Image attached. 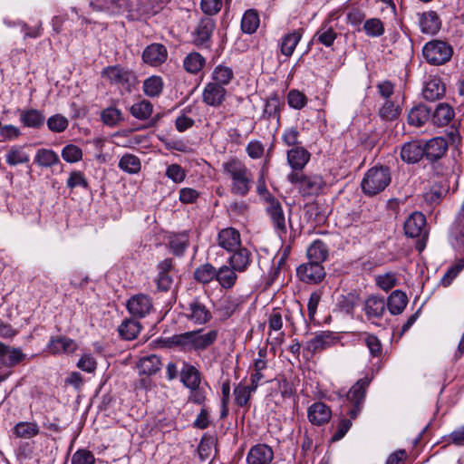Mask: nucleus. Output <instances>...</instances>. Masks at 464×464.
<instances>
[{
    "mask_svg": "<svg viewBox=\"0 0 464 464\" xmlns=\"http://www.w3.org/2000/svg\"><path fill=\"white\" fill-rule=\"evenodd\" d=\"M391 181L392 174L389 167L374 166L365 172L361 187L366 196L373 197L382 192Z\"/></svg>",
    "mask_w": 464,
    "mask_h": 464,
    "instance_id": "f257e3e1",
    "label": "nucleus"
},
{
    "mask_svg": "<svg viewBox=\"0 0 464 464\" xmlns=\"http://www.w3.org/2000/svg\"><path fill=\"white\" fill-rule=\"evenodd\" d=\"M372 376L366 374L364 377L359 379L347 392L346 401L347 407L346 415L351 419H356L362 410L367 389L372 382Z\"/></svg>",
    "mask_w": 464,
    "mask_h": 464,
    "instance_id": "f03ea898",
    "label": "nucleus"
},
{
    "mask_svg": "<svg viewBox=\"0 0 464 464\" xmlns=\"http://www.w3.org/2000/svg\"><path fill=\"white\" fill-rule=\"evenodd\" d=\"M224 171L232 179L234 193L244 196L251 187V174L246 166L238 160H230L223 164Z\"/></svg>",
    "mask_w": 464,
    "mask_h": 464,
    "instance_id": "7ed1b4c3",
    "label": "nucleus"
},
{
    "mask_svg": "<svg viewBox=\"0 0 464 464\" xmlns=\"http://www.w3.org/2000/svg\"><path fill=\"white\" fill-rule=\"evenodd\" d=\"M287 180L297 186L303 196L318 195L325 187V182L320 175H304L303 172L291 171Z\"/></svg>",
    "mask_w": 464,
    "mask_h": 464,
    "instance_id": "20e7f679",
    "label": "nucleus"
},
{
    "mask_svg": "<svg viewBox=\"0 0 464 464\" xmlns=\"http://www.w3.org/2000/svg\"><path fill=\"white\" fill-rule=\"evenodd\" d=\"M102 76L112 85H117L127 92H130L137 83L135 73L121 65L108 66L102 72Z\"/></svg>",
    "mask_w": 464,
    "mask_h": 464,
    "instance_id": "39448f33",
    "label": "nucleus"
},
{
    "mask_svg": "<svg viewBox=\"0 0 464 464\" xmlns=\"http://www.w3.org/2000/svg\"><path fill=\"white\" fill-rule=\"evenodd\" d=\"M89 6L94 12L118 15L124 12H138V0H89Z\"/></svg>",
    "mask_w": 464,
    "mask_h": 464,
    "instance_id": "423d86ee",
    "label": "nucleus"
},
{
    "mask_svg": "<svg viewBox=\"0 0 464 464\" xmlns=\"http://www.w3.org/2000/svg\"><path fill=\"white\" fill-rule=\"evenodd\" d=\"M404 232L409 237H420L416 249L421 252L426 246L428 231L426 229V218L419 211L411 213L404 222Z\"/></svg>",
    "mask_w": 464,
    "mask_h": 464,
    "instance_id": "0eeeda50",
    "label": "nucleus"
},
{
    "mask_svg": "<svg viewBox=\"0 0 464 464\" xmlns=\"http://www.w3.org/2000/svg\"><path fill=\"white\" fill-rule=\"evenodd\" d=\"M422 53L429 63L440 65L450 60L453 49L450 44L444 41L432 40L424 45Z\"/></svg>",
    "mask_w": 464,
    "mask_h": 464,
    "instance_id": "6e6552de",
    "label": "nucleus"
},
{
    "mask_svg": "<svg viewBox=\"0 0 464 464\" xmlns=\"http://www.w3.org/2000/svg\"><path fill=\"white\" fill-rule=\"evenodd\" d=\"M263 207L275 229L280 233H285V218L282 204L279 199L272 197L270 193L264 188Z\"/></svg>",
    "mask_w": 464,
    "mask_h": 464,
    "instance_id": "1a4fd4ad",
    "label": "nucleus"
},
{
    "mask_svg": "<svg viewBox=\"0 0 464 464\" xmlns=\"http://www.w3.org/2000/svg\"><path fill=\"white\" fill-rule=\"evenodd\" d=\"M216 28L215 20L209 16L200 19L193 33V44L201 49H209L211 37Z\"/></svg>",
    "mask_w": 464,
    "mask_h": 464,
    "instance_id": "9d476101",
    "label": "nucleus"
},
{
    "mask_svg": "<svg viewBox=\"0 0 464 464\" xmlns=\"http://www.w3.org/2000/svg\"><path fill=\"white\" fill-rule=\"evenodd\" d=\"M325 275L324 266L316 262L308 261L296 268V276L299 280L309 285H315L322 282Z\"/></svg>",
    "mask_w": 464,
    "mask_h": 464,
    "instance_id": "9b49d317",
    "label": "nucleus"
},
{
    "mask_svg": "<svg viewBox=\"0 0 464 464\" xmlns=\"http://www.w3.org/2000/svg\"><path fill=\"white\" fill-rule=\"evenodd\" d=\"M362 310L368 321L376 324L386 313V300L378 295H369L363 302Z\"/></svg>",
    "mask_w": 464,
    "mask_h": 464,
    "instance_id": "f8f14e48",
    "label": "nucleus"
},
{
    "mask_svg": "<svg viewBox=\"0 0 464 464\" xmlns=\"http://www.w3.org/2000/svg\"><path fill=\"white\" fill-rule=\"evenodd\" d=\"M127 309L134 318H144L153 311L152 299L144 294L135 295L128 300Z\"/></svg>",
    "mask_w": 464,
    "mask_h": 464,
    "instance_id": "ddd939ff",
    "label": "nucleus"
},
{
    "mask_svg": "<svg viewBox=\"0 0 464 464\" xmlns=\"http://www.w3.org/2000/svg\"><path fill=\"white\" fill-rule=\"evenodd\" d=\"M183 309L185 316L197 324H204L211 318L210 312L198 298H193Z\"/></svg>",
    "mask_w": 464,
    "mask_h": 464,
    "instance_id": "4468645a",
    "label": "nucleus"
},
{
    "mask_svg": "<svg viewBox=\"0 0 464 464\" xmlns=\"http://www.w3.org/2000/svg\"><path fill=\"white\" fill-rule=\"evenodd\" d=\"M260 359H256L255 362L256 366V372L252 374L251 376V385H242L239 384L237 387L235 388L234 394H235V401L238 406H246L248 402V400L250 398V394L253 392H256L257 386H258V381L261 378L259 364Z\"/></svg>",
    "mask_w": 464,
    "mask_h": 464,
    "instance_id": "2eb2a0df",
    "label": "nucleus"
},
{
    "mask_svg": "<svg viewBox=\"0 0 464 464\" xmlns=\"http://www.w3.org/2000/svg\"><path fill=\"white\" fill-rule=\"evenodd\" d=\"M265 392L266 397L275 399V402L278 403L280 399L289 397L292 394V387L283 377H277L265 383Z\"/></svg>",
    "mask_w": 464,
    "mask_h": 464,
    "instance_id": "dca6fc26",
    "label": "nucleus"
},
{
    "mask_svg": "<svg viewBox=\"0 0 464 464\" xmlns=\"http://www.w3.org/2000/svg\"><path fill=\"white\" fill-rule=\"evenodd\" d=\"M179 364L180 382L188 390H195V388L199 387L202 378L199 370L187 361H180Z\"/></svg>",
    "mask_w": 464,
    "mask_h": 464,
    "instance_id": "f3484780",
    "label": "nucleus"
},
{
    "mask_svg": "<svg viewBox=\"0 0 464 464\" xmlns=\"http://www.w3.org/2000/svg\"><path fill=\"white\" fill-rule=\"evenodd\" d=\"M269 333L267 343L274 346L281 342L283 332L281 331L283 325L282 311L279 308L272 309L268 314Z\"/></svg>",
    "mask_w": 464,
    "mask_h": 464,
    "instance_id": "a211bd4d",
    "label": "nucleus"
},
{
    "mask_svg": "<svg viewBox=\"0 0 464 464\" xmlns=\"http://www.w3.org/2000/svg\"><path fill=\"white\" fill-rule=\"evenodd\" d=\"M448 142L443 137H435L423 145L424 157L430 162H437L448 150Z\"/></svg>",
    "mask_w": 464,
    "mask_h": 464,
    "instance_id": "6ab92c4d",
    "label": "nucleus"
},
{
    "mask_svg": "<svg viewBox=\"0 0 464 464\" xmlns=\"http://www.w3.org/2000/svg\"><path fill=\"white\" fill-rule=\"evenodd\" d=\"M157 269V288L160 291L167 292L170 289L173 283V277L171 275V272L173 271V260L171 258L164 259L158 264Z\"/></svg>",
    "mask_w": 464,
    "mask_h": 464,
    "instance_id": "aec40b11",
    "label": "nucleus"
},
{
    "mask_svg": "<svg viewBox=\"0 0 464 464\" xmlns=\"http://www.w3.org/2000/svg\"><path fill=\"white\" fill-rule=\"evenodd\" d=\"M47 350L52 354H69L77 350V343L64 335L52 336L47 344Z\"/></svg>",
    "mask_w": 464,
    "mask_h": 464,
    "instance_id": "412c9836",
    "label": "nucleus"
},
{
    "mask_svg": "<svg viewBox=\"0 0 464 464\" xmlns=\"http://www.w3.org/2000/svg\"><path fill=\"white\" fill-rule=\"evenodd\" d=\"M310 158V152L303 146L293 147L287 151V162L292 171L302 172Z\"/></svg>",
    "mask_w": 464,
    "mask_h": 464,
    "instance_id": "4be33fe9",
    "label": "nucleus"
},
{
    "mask_svg": "<svg viewBox=\"0 0 464 464\" xmlns=\"http://www.w3.org/2000/svg\"><path fill=\"white\" fill-rule=\"evenodd\" d=\"M26 358L20 348H11L0 342V366L11 368Z\"/></svg>",
    "mask_w": 464,
    "mask_h": 464,
    "instance_id": "5701e85b",
    "label": "nucleus"
},
{
    "mask_svg": "<svg viewBox=\"0 0 464 464\" xmlns=\"http://www.w3.org/2000/svg\"><path fill=\"white\" fill-rule=\"evenodd\" d=\"M402 110V100L398 98H392V100L383 101L381 104L378 115L385 121H396Z\"/></svg>",
    "mask_w": 464,
    "mask_h": 464,
    "instance_id": "b1692460",
    "label": "nucleus"
},
{
    "mask_svg": "<svg viewBox=\"0 0 464 464\" xmlns=\"http://www.w3.org/2000/svg\"><path fill=\"white\" fill-rule=\"evenodd\" d=\"M227 91L225 87L216 82H208L203 91L202 99L205 103L213 107H218L225 100Z\"/></svg>",
    "mask_w": 464,
    "mask_h": 464,
    "instance_id": "393cba45",
    "label": "nucleus"
},
{
    "mask_svg": "<svg viewBox=\"0 0 464 464\" xmlns=\"http://www.w3.org/2000/svg\"><path fill=\"white\" fill-rule=\"evenodd\" d=\"M218 245L228 252H232L241 246L240 234L233 227L222 229L218 236Z\"/></svg>",
    "mask_w": 464,
    "mask_h": 464,
    "instance_id": "a878e982",
    "label": "nucleus"
},
{
    "mask_svg": "<svg viewBox=\"0 0 464 464\" xmlns=\"http://www.w3.org/2000/svg\"><path fill=\"white\" fill-rule=\"evenodd\" d=\"M168 52L161 44H152L147 46L142 53V59L146 63L157 66L167 59Z\"/></svg>",
    "mask_w": 464,
    "mask_h": 464,
    "instance_id": "bb28decb",
    "label": "nucleus"
},
{
    "mask_svg": "<svg viewBox=\"0 0 464 464\" xmlns=\"http://www.w3.org/2000/svg\"><path fill=\"white\" fill-rule=\"evenodd\" d=\"M424 154L423 145L418 140L405 143L401 150V158L408 164L419 162Z\"/></svg>",
    "mask_w": 464,
    "mask_h": 464,
    "instance_id": "cd10ccee",
    "label": "nucleus"
},
{
    "mask_svg": "<svg viewBox=\"0 0 464 464\" xmlns=\"http://www.w3.org/2000/svg\"><path fill=\"white\" fill-rule=\"evenodd\" d=\"M307 415L311 423L320 426L330 420L332 411L326 404L314 402L308 408Z\"/></svg>",
    "mask_w": 464,
    "mask_h": 464,
    "instance_id": "c85d7f7f",
    "label": "nucleus"
},
{
    "mask_svg": "<svg viewBox=\"0 0 464 464\" xmlns=\"http://www.w3.org/2000/svg\"><path fill=\"white\" fill-rule=\"evenodd\" d=\"M445 90V85L441 79L433 77L425 82L422 89V96L426 101L434 102L444 96Z\"/></svg>",
    "mask_w": 464,
    "mask_h": 464,
    "instance_id": "c756f323",
    "label": "nucleus"
},
{
    "mask_svg": "<svg viewBox=\"0 0 464 464\" xmlns=\"http://www.w3.org/2000/svg\"><path fill=\"white\" fill-rule=\"evenodd\" d=\"M280 106V97L277 94H273L267 98L265 109L263 110V118L267 117V119L270 121V124L275 129H277L279 126Z\"/></svg>",
    "mask_w": 464,
    "mask_h": 464,
    "instance_id": "7c9ffc66",
    "label": "nucleus"
},
{
    "mask_svg": "<svg viewBox=\"0 0 464 464\" xmlns=\"http://www.w3.org/2000/svg\"><path fill=\"white\" fill-rule=\"evenodd\" d=\"M386 300V310L392 315L401 314L408 304V297L401 290H394Z\"/></svg>",
    "mask_w": 464,
    "mask_h": 464,
    "instance_id": "2f4dec72",
    "label": "nucleus"
},
{
    "mask_svg": "<svg viewBox=\"0 0 464 464\" xmlns=\"http://www.w3.org/2000/svg\"><path fill=\"white\" fill-rule=\"evenodd\" d=\"M420 27L422 33L435 34L441 26L440 19L435 11H429L420 15Z\"/></svg>",
    "mask_w": 464,
    "mask_h": 464,
    "instance_id": "473e14b6",
    "label": "nucleus"
},
{
    "mask_svg": "<svg viewBox=\"0 0 464 464\" xmlns=\"http://www.w3.org/2000/svg\"><path fill=\"white\" fill-rule=\"evenodd\" d=\"M19 120L24 127L40 129L44 124L45 117L41 111L28 109L20 112Z\"/></svg>",
    "mask_w": 464,
    "mask_h": 464,
    "instance_id": "72a5a7b5",
    "label": "nucleus"
},
{
    "mask_svg": "<svg viewBox=\"0 0 464 464\" xmlns=\"http://www.w3.org/2000/svg\"><path fill=\"white\" fill-rule=\"evenodd\" d=\"M306 256L308 261L316 262L323 265L329 256V248L322 240H314L307 248Z\"/></svg>",
    "mask_w": 464,
    "mask_h": 464,
    "instance_id": "f704fd0d",
    "label": "nucleus"
},
{
    "mask_svg": "<svg viewBox=\"0 0 464 464\" xmlns=\"http://www.w3.org/2000/svg\"><path fill=\"white\" fill-rule=\"evenodd\" d=\"M218 338V331L211 330L206 334L202 331H192L193 351H204L212 345Z\"/></svg>",
    "mask_w": 464,
    "mask_h": 464,
    "instance_id": "c9c22d12",
    "label": "nucleus"
},
{
    "mask_svg": "<svg viewBox=\"0 0 464 464\" xmlns=\"http://www.w3.org/2000/svg\"><path fill=\"white\" fill-rule=\"evenodd\" d=\"M430 113L431 111L425 105L414 106L408 113V123L414 127H421L430 119Z\"/></svg>",
    "mask_w": 464,
    "mask_h": 464,
    "instance_id": "e433bc0d",
    "label": "nucleus"
},
{
    "mask_svg": "<svg viewBox=\"0 0 464 464\" xmlns=\"http://www.w3.org/2000/svg\"><path fill=\"white\" fill-rule=\"evenodd\" d=\"M232 256L228 258L230 266L237 272H242L246 269L250 264L251 253L248 249L239 246L237 249L232 251Z\"/></svg>",
    "mask_w": 464,
    "mask_h": 464,
    "instance_id": "4c0bfd02",
    "label": "nucleus"
},
{
    "mask_svg": "<svg viewBox=\"0 0 464 464\" xmlns=\"http://www.w3.org/2000/svg\"><path fill=\"white\" fill-rule=\"evenodd\" d=\"M259 24L258 11L256 9H247L241 19V31L244 34H252L257 30Z\"/></svg>",
    "mask_w": 464,
    "mask_h": 464,
    "instance_id": "58836bf2",
    "label": "nucleus"
},
{
    "mask_svg": "<svg viewBox=\"0 0 464 464\" xmlns=\"http://www.w3.org/2000/svg\"><path fill=\"white\" fill-rule=\"evenodd\" d=\"M161 360L156 354L142 357L138 364L140 374L153 375L158 372L161 368Z\"/></svg>",
    "mask_w": 464,
    "mask_h": 464,
    "instance_id": "ea45409f",
    "label": "nucleus"
},
{
    "mask_svg": "<svg viewBox=\"0 0 464 464\" xmlns=\"http://www.w3.org/2000/svg\"><path fill=\"white\" fill-rule=\"evenodd\" d=\"M141 330V325L136 318L125 319L118 328L119 334L125 340L135 339Z\"/></svg>",
    "mask_w": 464,
    "mask_h": 464,
    "instance_id": "a19ab883",
    "label": "nucleus"
},
{
    "mask_svg": "<svg viewBox=\"0 0 464 464\" xmlns=\"http://www.w3.org/2000/svg\"><path fill=\"white\" fill-rule=\"evenodd\" d=\"M453 117V109L449 104L440 103L432 114L431 121L434 125L445 126L450 123Z\"/></svg>",
    "mask_w": 464,
    "mask_h": 464,
    "instance_id": "79ce46f5",
    "label": "nucleus"
},
{
    "mask_svg": "<svg viewBox=\"0 0 464 464\" xmlns=\"http://www.w3.org/2000/svg\"><path fill=\"white\" fill-rule=\"evenodd\" d=\"M450 241L457 250H460L464 247V219H455L450 227Z\"/></svg>",
    "mask_w": 464,
    "mask_h": 464,
    "instance_id": "37998d69",
    "label": "nucleus"
},
{
    "mask_svg": "<svg viewBox=\"0 0 464 464\" xmlns=\"http://www.w3.org/2000/svg\"><path fill=\"white\" fill-rule=\"evenodd\" d=\"M332 343V335L329 333H322L307 343L306 351L310 354H314L329 347Z\"/></svg>",
    "mask_w": 464,
    "mask_h": 464,
    "instance_id": "c03bdc74",
    "label": "nucleus"
},
{
    "mask_svg": "<svg viewBox=\"0 0 464 464\" xmlns=\"http://www.w3.org/2000/svg\"><path fill=\"white\" fill-rule=\"evenodd\" d=\"M58 154L53 150L40 149L36 151L34 162L42 168H50L59 163Z\"/></svg>",
    "mask_w": 464,
    "mask_h": 464,
    "instance_id": "a18cd8bd",
    "label": "nucleus"
},
{
    "mask_svg": "<svg viewBox=\"0 0 464 464\" xmlns=\"http://www.w3.org/2000/svg\"><path fill=\"white\" fill-rule=\"evenodd\" d=\"M14 434L20 439H31L39 434V427L35 422L20 421L13 429Z\"/></svg>",
    "mask_w": 464,
    "mask_h": 464,
    "instance_id": "49530a36",
    "label": "nucleus"
},
{
    "mask_svg": "<svg viewBox=\"0 0 464 464\" xmlns=\"http://www.w3.org/2000/svg\"><path fill=\"white\" fill-rule=\"evenodd\" d=\"M169 248L175 256H182L189 246L188 232L172 236L169 241Z\"/></svg>",
    "mask_w": 464,
    "mask_h": 464,
    "instance_id": "de8ad7c7",
    "label": "nucleus"
},
{
    "mask_svg": "<svg viewBox=\"0 0 464 464\" xmlns=\"http://www.w3.org/2000/svg\"><path fill=\"white\" fill-rule=\"evenodd\" d=\"M236 270L232 266H223L217 270L216 280L224 288H231L237 280Z\"/></svg>",
    "mask_w": 464,
    "mask_h": 464,
    "instance_id": "09e8293b",
    "label": "nucleus"
},
{
    "mask_svg": "<svg viewBox=\"0 0 464 464\" xmlns=\"http://www.w3.org/2000/svg\"><path fill=\"white\" fill-rule=\"evenodd\" d=\"M364 344L369 349L370 354L373 358H381L382 355V344L381 340L370 333H362L361 335Z\"/></svg>",
    "mask_w": 464,
    "mask_h": 464,
    "instance_id": "8fccbe9b",
    "label": "nucleus"
},
{
    "mask_svg": "<svg viewBox=\"0 0 464 464\" xmlns=\"http://www.w3.org/2000/svg\"><path fill=\"white\" fill-rule=\"evenodd\" d=\"M118 166L121 170L129 174H137L141 169L140 159L133 154H124L121 158Z\"/></svg>",
    "mask_w": 464,
    "mask_h": 464,
    "instance_id": "3c124183",
    "label": "nucleus"
},
{
    "mask_svg": "<svg viewBox=\"0 0 464 464\" xmlns=\"http://www.w3.org/2000/svg\"><path fill=\"white\" fill-rule=\"evenodd\" d=\"M30 160L29 154L22 146H13L6 153V162L10 166L27 163Z\"/></svg>",
    "mask_w": 464,
    "mask_h": 464,
    "instance_id": "603ef678",
    "label": "nucleus"
},
{
    "mask_svg": "<svg viewBox=\"0 0 464 464\" xmlns=\"http://www.w3.org/2000/svg\"><path fill=\"white\" fill-rule=\"evenodd\" d=\"M217 269L210 264L207 263L198 266L194 271V278L197 282L201 284H208L213 279H216Z\"/></svg>",
    "mask_w": 464,
    "mask_h": 464,
    "instance_id": "864d4df0",
    "label": "nucleus"
},
{
    "mask_svg": "<svg viewBox=\"0 0 464 464\" xmlns=\"http://www.w3.org/2000/svg\"><path fill=\"white\" fill-rule=\"evenodd\" d=\"M234 77L233 70L230 67L218 65L214 69L212 74V81L219 86L227 85Z\"/></svg>",
    "mask_w": 464,
    "mask_h": 464,
    "instance_id": "5fc2aeb1",
    "label": "nucleus"
},
{
    "mask_svg": "<svg viewBox=\"0 0 464 464\" xmlns=\"http://www.w3.org/2000/svg\"><path fill=\"white\" fill-rule=\"evenodd\" d=\"M163 90V81L160 76H150L143 82V92L149 97L159 96Z\"/></svg>",
    "mask_w": 464,
    "mask_h": 464,
    "instance_id": "6e6d98bb",
    "label": "nucleus"
},
{
    "mask_svg": "<svg viewBox=\"0 0 464 464\" xmlns=\"http://www.w3.org/2000/svg\"><path fill=\"white\" fill-rule=\"evenodd\" d=\"M204 64L205 58L198 53H190L183 61L184 69L190 73L198 72Z\"/></svg>",
    "mask_w": 464,
    "mask_h": 464,
    "instance_id": "4d7b16f0",
    "label": "nucleus"
},
{
    "mask_svg": "<svg viewBox=\"0 0 464 464\" xmlns=\"http://www.w3.org/2000/svg\"><path fill=\"white\" fill-rule=\"evenodd\" d=\"M302 38V34L299 31H294L286 34L281 43V52L285 56H291Z\"/></svg>",
    "mask_w": 464,
    "mask_h": 464,
    "instance_id": "13d9d810",
    "label": "nucleus"
},
{
    "mask_svg": "<svg viewBox=\"0 0 464 464\" xmlns=\"http://www.w3.org/2000/svg\"><path fill=\"white\" fill-rule=\"evenodd\" d=\"M101 120L106 126L115 127L123 121V116L121 110L115 107H108L102 111Z\"/></svg>",
    "mask_w": 464,
    "mask_h": 464,
    "instance_id": "bf43d9fd",
    "label": "nucleus"
},
{
    "mask_svg": "<svg viewBox=\"0 0 464 464\" xmlns=\"http://www.w3.org/2000/svg\"><path fill=\"white\" fill-rule=\"evenodd\" d=\"M153 106L150 102L143 100L140 102L134 103L130 109V112L133 117L138 120H147L150 117L152 113Z\"/></svg>",
    "mask_w": 464,
    "mask_h": 464,
    "instance_id": "052dcab7",
    "label": "nucleus"
},
{
    "mask_svg": "<svg viewBox=\"0 0 464 464\" xmlns=\"http://www.w3.org/2000/svg\"><path fill=\"white\" fill-rule=\"evenodd\" d=\"M317 41L326 47L331 46L337 37L336 33L328 24H323L315 34Z\"/></svg>",
    "mask_w": 464,
    "mask_h": 464,
    "instance_id": "680f3d73",
    "label": "nucleus"
},
{
    "mask_svg": "<svg viewBox=\"0 0 464 464\" xmlns=\"http://www.w3.org/2000/svg\"><path fill=\"white\" fill-rule=\"evenodd\" d=\"M365 34L371 37H379L384 34L383 23L378 18H371L363 24Z\"/></svg>",
    "mask_w": 464,
    "mask_h": 464,
    "instance_id": "e2e57ef3",
    "label": "nucleus"
},
{
    "mask_svg": "<svg viewBox=\"0 0 464 464\" xmlns=\"http://www.w3.org/2000/svg\"><path fill=\"white\" fill-rule=\"evenodd\" d=\"M375 283L382 290L388 292L398 284V279L395 273L388 272L383 275H378L375 277Z\"/></svg>",
    "mask_w": 464,
    "mask_h": 464,
    "instance_id": "0e129e2a",
    "label": "nucleus"
},
{
    "mask_svg": "<svg viewBox=\"0 0 464 464\" xmlns=\"http://www.w3.org/2000/svg\"><path fill=\"white\" fill-rule=\"evenodd\" d=\"M66 186L70 189H73L77 187L88 189L89 183L84 174L80 170H73L70 173L69 178L66 181Z\"/></svg>",
    "mask_w": 464,
    "mask_h": 464,
    "instance_id": "69168bd1",
    "label": "nucleus"
},
{
    "mask_svg": "<svg viewBox=\"0 0 464 464\" xmlns=\"http://www.w3.org/2000/svg\"><path fill=\"white\" fill-rule=\"evenodd\" d=\"M62 158L69 162H78L82 159V150L74 144H69L62 150Z\"/></svg>",
    "mask_w": 464,
    "mask_h": 464,
    "instance_id": "338daca9",
    "label": "nucleus"
},
{
    "mask_svg": "<svg viewBox=\"0 0 464 464\" xmlns=\"http://www.w3.org/2000/svg\"><path fill=\"white\" fill-rule=\"evenodd\" d=\"M68 125V119L61 114L53 115L47 120L48 129L53 132H63Z\"/></svg>",
    "mask_w": 464,
    "mask_h": 464,
    "instance_id": "774afa93",
    "label": "nucleus"
}]
</instances>
